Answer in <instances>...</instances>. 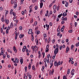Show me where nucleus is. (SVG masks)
Segmentation results:
<instances>
[{"label": "nucleus", "mask_w": 79, "mask_h": 79, "mask_svg": "<svg viewBox=\"0 0 79 79\" xmlns=\"http://www.w3.org/2000/svg\"><path fill=\"white\" fill-rule=\"evenodd\" d=\"M20 61L21 63V64H23V59L22 58L21 59H20Z\"/></svg>", "instance_id": "nucleus-13"}, {"label": "nucleus", "mask_w": 79, "mask_h": 79, "mask_svg": "<svg viewBox=\"0 0 79 79\" xmlns=\"http://www.w3.org/2000/svg\"><path fill=\"white\" fill-rule=\"evenodd\" d=\"M13 27V23H11L10 24V27H11V28H12V27Z\"/></svg>", "instance_id": "nucleus-28"}, {"label": "nucleus", "mask_w": 79, "mask_h": 79, "mask_svg": "<svg viewBox=\"0 0 79 79\" xmlns=\"http://www.w3.org/2000/svg\"><path fill=\"white\" fill-rule=\"evenodd\" d=\"M4 21L6 24H8V23H9V20H8V19H5Z\"/></svg>", "instance_id": "nucleus-7"}, {"label": "nucleus", "mask_w": 79, "mask_h": 79, "mask_svg": "<svg viewBox=\"0 0 79 79\" xmlns=\"http://www.w3.org/2000/svg\"><path fill=\"white\" fill-rule=\"evenodd\" d=\"M33 34H34V32H32L31 33V37H32V38H34V36H33Z\"/></svg>", "instance_id": "nucleus-50"}, {"label": "nucleus", "mask_w": 79, "mask_h": 79, "mask_svg": "<svg viewBox=\"0 0 79 79\" xmlns=\"http://www.w3.org/2000/svg\"><path fill=\"white\" fill-rule=\"evenodd\" d=\"M1 19L2 22H4V18H2Z\"/></svg>", "instance_id": "nucleus-48"}, {"label": "nucleus", "mask_w": 79, "mask_h": 79, "mask_svg": "<svg viewBox=\"0 0 79 79\" xmlns=\"http://www.w3.org/2000/svg\"><path fill=\"white\" fill-rule=\"evenodd\" d=\"M17 0H15L14 2V4H17Z\"/></svg>", "instance_id": "nucleus-45"}, {"label": "nucleus", "mask_w": 79, "mask_h": 79, "mask_svg": "<svg viewBox=\"0 0 79 79\" xmlns=\"http://www.w3.org/2000/svg\"><path fill=\"white\" fill-rule=\"evenodd\" d=\"M54 66H58V63H57V61L56 60L54 63Z\"/></svg>", "instance_id": "nucleus-15"}, {"label": "nucleus", "mask_w": 79, "mask_h": 79, "mask_svg": "<svg viewBox=\"0 0 79 79\" xmlns=\"http://www.w3.org/2000/svg\"><path fill=\"white\" fill-rule=\"evenodd\" d=\"M72 31H73V30H70L69 31V33H71V32H72Z\"/></svg>", "instance_id": "nucleus-61"}, {"label": "nucleus", "mask_w": 79, "mask_h": 79, "mask_svg": "<svg viewBox=\"0 0 79 79\" xmlns=\"http://www.w3.org/2000/svg\"><path fill=\"white\" fill-rule=\"evenodd\" d=\"M3 9L2 7H0V11H3Z\"/></svg>", "instance_id": "nucleus-49"}, {"label": "nucleus", "mask_w": 79, "mask_h": 79, "mask_svg": "<svg viewBox=\"0 0 79 79\" xmlns=\"http://www.w3.org/2000/svg\"><path fill=\"white\" fill-rule=\"evenodd\" d=\"M35 42L36 43V45H39V40L37 39L35 40Z\"/></svg>", "instance_id": "nucleus-19"}, {"label": "nucleus", "mask_w": 79, "mask_h": 79, "mask_svg": "<svg viewBox=\"0 0 79 79\" xmlns=\"http://www.w3.org/2000/svg\"><path fill=\"white\" fill-rule=\"evenodd\" d=\"M49 25H50V26H52V22H50L49 23Z\"/></svg>", "instance_id": "nucleus-53"}, {"label": "nucleus", "mask_w": 79, "mask_h": 79, "mask_svg": "<svg viewBox=\"0 0 79 79\" xmlns=\"http://www.w3.org/2000/svg\"><path fill=\"white\" fill-rule=\"evenodd\" d=\"M75 72V71H74V69H73L72 70L71 72V74L72 75V76H74V75Z\"/></svg>", "instance_id": "nucleus-6"}, {"label": "nucleus", "mask_w": 79, "mask_h": 79, "mask_svg": "<svg viewBox=\"0 0 79 79\" xmlns=\"http://www.w3.org/2000/svg\"><path fill=\"white\" fill-rule=\"evenodd\" d=\"M14 5H15L14 7V8L15 9V8H16L17 7V6H18V5L16 4H14Z\"/></svg>", "instance_id": "nucleus-23"}, {"label": "nucleus", "mask_w": 79, "mask_h": 79, "mask_svg": "<svg viewBox=\"0 0 79 79\" xmlns=\"http://www.w3.org/2000/svg\"><path fill=\"white\" fill-rule=\"evenodd\" d=\"M27 67L26 66L25 67V72H27Z\"/></svg>", "instance_id": "nucleus-55"}, {"label": "nucleus", "mask_w": 79, "mask_h": 79, "mask_svg": "<svg viewBox=\"0 0 79 79\" xmlns=\"http://www.w3.org/2000/svg\"><path fill=\"white\" fill-rule=\"evenodd\" d=\"M15 60L17 63H19V60L17 58H15Z\"/></svg>", "instance_id": "nucleus-10"}, {"label": "nucleus", "mask_w": 79, "mask_h": 79, "mask_svg": "<svg viewBox=\"0 0 79 79\" xmlns=\"http://www.w3.org/2000/svg\"><path fill=\"white\" fill-rule=\"evenodd\" d=\"M32 69H33V70H34V69H35V66H34V65L32 66Z\"/></svg>", "instance_id": "nucleus-47"}, {"label": "nucleus", "mask_w": 79, "mask_h": 79, "mask_svg": "<svg viewBox=\"0 0 79 79\" xmlns=\"http://www.w3.org/2000/svg\"><path fill=\"white\" fill-rule=\"evenodd\" d=\"M66 79V76H64L63 77V79Z\"/></svg>", "instance_id": "nucleus-62"}, {"label": "nucleus", "mask_w": 79, "mask_h": 79, "mask_svg": "<svg viewBox=\"0 0 79 79\" xmlns=\"http://www.w3.org/2000/svg\"><path fill=\"white\" fill-rule=\"evenodd\" d=\"M1 53L2 55H3V53H5V50H2L1 51Z\"/></svg>", "instance_id": "nucleus-18"}, {"label": "nucleus", "mask_w": 79, "mask_h": 79, "mask_svg": "<svg viewBox=\"0 0 79 79\" xmlns=\"http://www.w3.org/2000/svg\"><path fill=\"white\" fill-rule=\"evenodd\" d=\"M43 5H44V3L42 2L40 3V8H42L43 7Z\"/></svg>", "instance_id": "nucleus-12"}, {"label": "nucleus", "mask_w": 79, "mask_h": 79, "mask_svg": "<svg viewBox=\"0 0 79 79\" xmlns=\"http://www.w3.org/2000/svg\"><path fill=\"white\" fill-rule=\"evenodd\" d=\"M31 77H32V76L31 75H29V79H31Z\"/></svg>", "instance_id": "nucleus-64"}, {"label": "nucleus", "mask_w": 79, "mask_h": 79, "mask_svg": "<svg viewBox=\"0 0 79 79\" xmlns=\"http://www.w3.org/2000/svg\"><path fill=\"white\" fill-rule=\"evenodd\" d=\"M44 69H45V67L44 66H43L42 69H41V71H44Z\"/></svg>", "instance_id": "nucleus-37"}, {"label": "nucleus", "mask_w": 79, "mask_h": 79, "mask_svg": "<svg viewBox=\"0 0 79 79\" xmlns=\"http://www.w3.org/2000/svg\"><path fill=\"white\" fill-rule=\"evenodd\" d=\"M44 62L45 63H47V58H45L44 59Z\"/></svg>", "instance_id": "nucleus-40"}, {"label": "nucleus", "mask_w": 79, "mask_h": 79, "mask_svg": "<svg viewBox=\"0 0 79 79\" xmlns=\"http://www.w3.org/2000/svg\"><path fill=\"white\" fill-rule=\"evenodd\" d=\"M61 19L62 21H66L67 20V17H65L64 18V17H63Z\"/></svg>", "instance_id": "nucleus-8"}, {"label": "nucleus", "mask_w": 79, "mask_h": 79, "mask_svg": "<svg viewBox=\"0 0 79 79\" xmlns=\"http://www.w3.org/2000/svg\"><path fill=\"white\" fill-rule=\"evenodd\" d=\"M46 27H47V28H49V27H50V25H47V24H46Z\"/></svg>", "instance_id": "nucleus-35"}, {"label": "nucleus", "mask_w": 79, "mask_h": 79, "mask_svg": "<svg viewBox=\"0 0 79 79\" xmlns=\"http://www.w3.org/2000/svg\"><path fill=\"white\" fill-rule=\"evenodd\" d=\"M31 48L32 49V50H33V52H34V49H35V48L34 47V46H32L31 47Z\"/></svg>", "instance_id": "nucleus-32"}, {"label": "nucleus", "mask_w": 79, "mask_h": 79, "mask_svg": "<svg viewBox=\"0 0 79 79\" xmlns=\"http://www.w3.org/2000/svg\"><path fill=\"white\" fill-rule=\"evenodd\" d=\"M28 68L29 69H31V64H30V63H29V64L28 66Z\"/></svg>", "instance_id": "nucleus-44"}, {"label": "nucleus", "mask_w": 79, "mask_h": 79, "mask_svg": "<svg viewBox=\"0 0 79 79\" xmlns=\"http://www.w3.org/2000/svg\"><path fill=\"white\" fill-rule=\"evenodd\" d=\"M22 29H23V27L22 26H20L19 27V30H20V31H22Z\"/></svg>", "instance_id": "nucleus-33"}, {"label": "nucleus", "mask_w": 79, "mask_h": 79, "mask_svg": "<svg viewBox=\"0 0 79 79\" xmlns=\"http://www.w3.org/2000/svg\"><path fill=\"white\" fill-rule=\"evenodd\" d=\"M32 32V29H30L28 31V34H31Z\"/></svg>", "instance_id": "nucleus-9"}, {"label": "nucleus", "mask_w": 79, "mask_h": 79, "mask_svg": "<svg viewBox=\"0 0 79 79\" xmlns=\"http://www.w3.org/2000/svg\"><path fill=\"white\" fill-rule=\"evenodd\" d=\"M51 74L53 75V73H52V71L50 70L49 71V74Z\"/></svg>", "instance_id": "nucleus-38"}, {"label": "nucleus", "mask_w": 79, "mask_h": 79, "mask_svg": "<svg viewBox=\"0 0 79 79\" xmlns=\"http://www.w3.org/2000/svg\"><path fill=\"white\" fill-rule=\"evenodd\" d=\"M64 23H65V22H64V21H62L61 22V24H63Z\"/></svg>", "instance_id": "nucleus-57"}, {"label": "nucleus", "mask_w": 79, "mask_h": 79, "mask_svg": "<svg viewBox=\"0 0 79 79\" xmlns=\"http://www.w3.org/2000/svg\"><path fill=\"white\" fill-rule=\"evenodd\" d=\"M25 51L27 53H28V52H29V50H28V49H26Z\"/></svg>", "instance_id": "nucleus-58"}, {"label": "nucleus", "mask_w": 79, "mask_h": 79, "mask_svg": "<svg viewBox=\"0 0 79 79\" xmlns=\"http://www.w3.org/2000/svg\"><path fill=\"white\" fill-rule=\"evenodd\" d=\"M73 60V58H71L70 60H69V63H70L71 61H72Z\"/></svg>", "instance_id": "nucleus-31"}, {"label": "nucleus", "mask_w": 79, "mask_h": 79, "mask_svg": "<svg viewBox=\"0 0 79 79\" xmlns=\"http://www.w3.org/2000/svg\"><path fill=\"white\" fill-rule=\"evenodd\" d=\"M42 55H43V58H44L45 57V52H42Z\"/></svg>", "instance_id": "nucleus-36"}, {"label": "nucleus", "mask_w": 79, "mask_h": 79, "mask_svg": "<svg viewBox=\"0 0 79 79\" xmlns=\"http://www.w3.org/2000/svg\"><path fill=\"white\" fill-rule=\"evenodd\" d=\"M50 64L51 66H50V68H52V66L53 65V59H51L50 61Z\"/></svg>", "instance_id": "nucleus-1"}, {"label": "nucleus", "mask_w": 79, "mask_h": 79, "mask_svg": "<svg viewBox=\"0 0 79 79\" xmlns=\"http://www.w3.org/2000/svg\"><path fill=\"white\" fill-rule=\"evenodd\" d=\"M35 10H38V6H35Z\"/></svg>", "instance_id": "nucleus-24"}, {"label": "nucleus", "mask_w": 79, "mask_h": 79, "mask_svg": "<svg viewBox=\"0 0 79 79\" xmlns=\"http://www.w3.org/2000/svg\"><path fill=\"white\" fill-rule=\"evenodd\" d=\"M32 6H30L29 9V13H31V12H32Z\"/></svg>", "instance_id": "nucleus-3"}, {"label": "nucleus", "mask_w": 79, "mask_h": 79, "mask_svg": "<svg viewBox=\"0 0 79 79\" xmlns=\"http://www.w3.org/2000/svg\"><path fill=\"white\" fill-rule=\"evenodd\" d=\"M68 6V2H66L65 4V6L67 7Z\"/></svg>", "instance_id": "nucleus-30"}, {"label": "nucleus", "mask_w": 79, "mask_h": 79, "mask_svg": "<svg viewBox=\"0 0 79 79\" xmlns=\"http://www.w3.org/2000/svg\"><path fill=\"white\" fill-rule=\"evenodd\" d=\"M13 50L14 51L15 53H17V51H18V50H17V49H16L15 46H14L13 47Z\"/></svg>", "instance_id": "nucleus-5"}, {"label": "nucleus", "mask_w": 79, "mask_h": 79, "mask_svg": "<svg viewBox=\"0 0 79 79\" xmlns=\"http://www.w3.org/2000/svg\"><path fill=\"white\" fill-rule=\"evenodd\" d=\"M38 54L39 55L38 56V58H40V57H41V56H42V55H41V52H40V51H39L38 52Z\"/></svg>", "instance_id": "nucleus-4"}, {"label": "nucleus", "mask_w": 79, "mask_h": 79, "mask_svg": "<svg viewBox=\"0 0 79 79\" xmlns=\"http://www.w3.org/2000/svg\"><path fill=\"white\" fill-rule=\"evenodd\" d=\"M56 6L55 5L53 6V10H56Z\"/></svg>", "instance_id": "nucleus-21"}, {"label": "nucleus", "mask_w": 79, "mask_h": 79, "mask_svg": "<svg viewBox=\"0 0 79 79\" xmlns=\"http://www.w3.org/2000/svg\"><path fill=\"white\" fill-rule=\"evenodd\" d=\"M56 54H55L53 56L52 58V59H55V56H56Z\"/></svg>", "instance_id": "nucleus-46"}, {"label": "nucleus", "mask_w": 79, "mask_h": 79, "mask_svg": "<svg viewBox=\"0 0 79 79\" xmlns=\"http://www.w3.org/2000/svg\"><path fill=\"white\" fill-rule=\"evenodd\" d=\"M49 58H48L47 60V63H49L50 62L49 61Z\"/></svg>", "instance_id": "nucleus-51"}, {"label": "nucleus", "mask_w": 79, "mask_h": 79, "mask_svg": "<svg viewBox=\"0 0 79 79\" xmlns=\"http://www.w3.org/2000/svg\"><path fill=\"white\" fill-rule=\"evenodd\" d=\"M3 58L4 59H5V57H6V55L4 54L3 55Z\"/></svg>", "instance_id": "nucleus-43"}, {"label": "nucleus", "mask_w": 79, "mask_h": 79, "mask_svg": "<svg viewBox=\"0 0 79 79\" xmlns=\"http://www.w3.org/2000/svg\"><path fill=\"white\" fill-rule=\"evenodd\" d=\"M49 47V44H48L47 46H46V48H48Z\"/></svg>", "instance_id": "nucleus-63"}, {"label": "nucleus", "mask_w": 79, "mask_h": 79, "mask_svg": "<svg viewBox=\"0 0 79 79\" xmlns=\"http://www.w3.org/2000/svg\"><path fill=\"white\" fill-rule=\"evenodd\" d=\"M69 47L68 46L66 48V53H68V50H69Z\"/></svg>", "instance_id": "nucleus-20"}, {"label": "nucleus", "mask_w": 79, "mask_h": 79, "mask_svg": "<svg viewBox=\"0 0 79 79\" xmlns=\"http://www.w3.org/2000/svg\"><path fill=\"white\" fill-rule=\"evenodd\" d=\"M60 26H59L58 27V28L57 29V32H60Z\"/></svg>", "instance_id": "nucleus-22"}, {"label": "nucleus", "mask_w": 79, "mask_h": 79, "mask_svg": "<svg viewBox=\"0 0 79 79\" xmlns=\"http://www.w3.org/2000/svg\"><path fill=\"white\" fill-rule=\"evenodd\" d=\"M70 73V69H68V71H67V74H69V73Z\"/></svg>", "instance_id": "nucleus-27"}, {"label": "nucleus", "mask_w": 79, "mask_h": 79, "mask_svg": "<svg viewBox=\"0 0 79 79\" xmlns=\"http://www.w3.org/2000/svg\"><path fill=\"white\" fill-rule=\"evenodd\" d=\"M60 64L61 62H60V61H59L57 63L58 66H60Z\"/></svg>", "instance_id": "nucleus-25"}, {"label": "nucleus", "mask_w": 79, "mask_h": 79, "mask_svg": "<svg viewBox=\"0 0 79 79\" xmlns=\"http://www.w3.org/2000/svg\"><path fill=\"white\" fill-rule=\"evenodd\" d=\"M48 50H49V49H48V48H46L45 51L46 53L48 52Z\"/></svg>", "instance_id": "nucleus-29"}, {"label": "nucleus", "mask_w": 79, "mask_h": 79, "mask_svg": "<svg viewBox=\"0 0 79 79\" xmlns=\"http://www.w3.org/2000/svg\"><path fill=\"white\" fill-rule=\"evenodd\" d=\"M40 31H38L36 34H37V35H38V34H40Z\"/></svg>", "instance_id": "nucleus-56"}, {"label": "nucleus", "mask_w": 79, "mask_h": 79, "mask_svg": "<svg viewBox=\"0 0 79 79\" xmlns=\"http://www.w3.org/2000/svg\"><path fill=\"white\" fill-rule=\"evenodd\" d=\"M60 7V6H57V11H59V8Z\"/></svg>", "instance_id": "nucleus-52"}, {"label": "nucleus", "mask_w": 79, "mask_h": 79, "mask_svg": "<svg viewBox=\"0 0 79 79\" xmlns=\"http://www.w3.org/2000/svg\"><path fill=\"white\" fill-rule=\"evenodd\" d=\"M62 14L61 13L60 15H58L57 16L58 18H60L61 16H62Z\"/></svg>", "instance_id": "nucleus-17"}, {"label": "nucleus", "mask_w": 79, "mask_h": 79, "mask_svg": "<svg viewBox=\"0 0 79 79\" xmlns=\"http://www.w3.org/2000/svg\"><path fill=\"white\" fill-rule=\"evenodd\" d=\"M60 21V19H59V18H58L57 19H56V22L57 23H58V21Z\"/></svg>", "instance_id": "nucleus-42"}, {"label": "nucleus", "mask_w": 79, "mask_h": 79, "mask_svg": "<svg viewBox=\"0 0 79 79\" xmlns=\"http://www.w3.org/2000/svg\"><path fill=\"white\" fill-rule=\"evenodd\" d=\"M33 21H34V20L33 19V18H32L31 21H30V23H33Z\"/></svg>", "instance_id": "nucleus-34"}, {"label": "nucleus", "mask_w": 79, "mask_h": 79, "mask_svg": "<svg viewBox=\"0 0 79 79\" xmlns=\"http://www.w3.org/2000/svg\"><path fill=\"white\" fill-rule=\"evenodd\" d=\"M7 52H9L10 53H13V52H12V51L10 50V49L9 48L7 49Z\"/></svg>", "instance_id": "nucleus-16"}, {"label": "nucleus", "mask_w": 79, "mask_h": 79, "mask_svg": "<svg viewBox=\"0 0 79 79\" xmlns=\"http://www.w3.org/2000/svg\"><path fill=\"white\" fill-rule=\"evenodd\" d=\"M59 50L58 48H56L54 51V55H56L57 53H58Z\"/></svg>", "instance_id": "nucleus-2"}, {"label": "nucleus", "mask_w": 79, "mask_h": 79, "mask_svg": "<svg viewBox=\"0 0 79 79\" xmlns=\"http://www.w3.org/2000/svg\"><path fill=\"white\" fill-rule=\"evenodd\" d=\"M44 37H47V34L44 33Z\"/></svg>", "instance_id": "nucleus-54"}, {"label": "nucleus", "mask_w": 79, "mask_h": 79, "mask_svg": "<svg viewBox=\"0 0 79 79\" xmlns=\"http://www.w3.org/2000/svg\"><path fill=\"white\" fill-rule=\"evenodd\" d=\"M24 35H22V34H21L19 36V37L20 39H22V38L24 37Z\"/></svg>", "instance_id": "nucleus-14"}, {"label": "nucleus", "mask_w": 79, "mask_h": 79, "mask_svg": "<svg viewBox=\"0 0 79 79\" xmlns=\"http://www.w3.org/2000/svg\"><path fill=\"white\" fill-rule=\"evenodd\" d=\"M67 15V13H66V12H64L62 14V16L64 17H65V16H66Z\"/></svg>", "instance_id": "nucleus-11"}, {"label": "nucleus", "mask_w": 79, "mask_h": 79, "mask_svg": "<svg viewBox=\"0 0 79 79\" xmlns=\"http://www.w3.org/2000/svg\"><path fill=\"white\" fill-rule=\"evenodd\" d=\"M49 13L50 15H52V14H53V11L52 10H50Z\"/></svg>", "instance_id": "nucleus-41"}, {"label": "nucleus", "mask_w": 79, "mask_h": 79, "mask_svg": "<svg viewBox=\"0 0 79 79\" xmlns=\"http://www.w3.org/2000/svg\"><path fill=\"white\" fill-rule=\"evenodd\" d=\"M8 14V10H6V13H5V16H6V15Z\"/></svg>", "instance_id": "nucleus-26"}, {"label": "nucleus", "mask_w": 79, "mask_h": 79, "mask_svg": "<svg viewBox=\"0 0 79 79\" xmlns=\"http://www.w3.org/2000/svg\"><path fill=\"white\" fill-rule=\"evenodd\" d=\"M13 2H14V0H11V3L12 4H13Z\"/></svg>", "instance_id": "nucleus-59"}, {"label": "nucleus", "mask_w": 79, "mask_h": 79, "mask_svg": "<svg viewBox=\"0 0 79 79\" xmlns=\"http://www.w3.org/2000/svg\"><path fill=\"white\" fill-rule=\"evenodd\" d=\"M43 12V10H41L40 12V14L42 15V12Z\"/></svg>", "instance_id": "nucleus-60"}, {"label": "nucleus", "mask_w": 79, "mask_h": 79, "mask_svg": "<svg viewBox=\"0 0 79 79\" xmlns=\"http://www.w3.org/2000/svg\"><path fill=\"white\" fill-rule=\"evenodd\" d=\"M73 48H74V45H72L71 46V49L73 50Z\"/></svg>", "instance_id": "nucleus-39"}]
</instances>
